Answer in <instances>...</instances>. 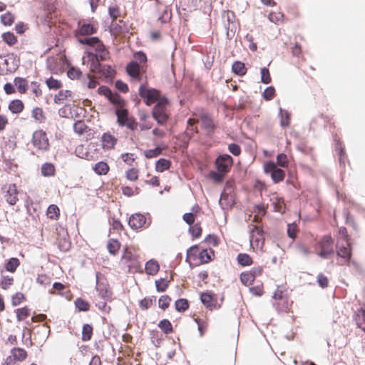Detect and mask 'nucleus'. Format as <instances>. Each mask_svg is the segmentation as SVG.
Masks as SVG:
<instances>
[{
  "label": "nucleus",
  "instance_id": "obj_1",
  "mask_svg": "<svg viewBox=\"0 0 365 365\" xmlns=\"http://www.w3.org/2000/svg\"><path fill=\"white\" fill-rule=\"evenodd\" d=\"M78 41L82 44L93 47L96 51L94 56H96L101 61H106L109 58V52L98 37L85 36L79 38Z\"/></svg>",
  "mask_w": 365,
  "mask_h": 365
},
{
  "label": "nucleus",
  "instance_id": "obj_2",
  "mask_svg": "<svg viewBox=\"0 0 365 365\" xmlns=\"http://www.w3.org/2000/svg\"><path fill=\"white\" fill-rule=\"evenodd\" d=\"M67 75L71 79H79L82 84L88 88H94L98 84V81L89 73L83 75L78 68L71 67L67 72Z\"/></svg>",
  "mask_w": 365,
  "mask_h": 365
},
{
  "label": "nucleus",
  "instance_id": "obj_3",
  "mask_svg": "<svg viewBox=\"0 0 365 365\" xmlns=\"http://www.w3.org/2000/svg\"><path fill=\"white\" fill-rule=\"evenodd\" d=\"M167 105L168 100L165 98H163L158 101L153 110V117L160 125L165 123L168 118L166 113Z\"/></svg>",
  "mask_w": 365,
  "mask_h": 365
},
{
  "label": "nucleus",
  "instance_id": "obj_4",
  "mask_svg": "<svg viewBox=\"0 0 365 365\" xmlns=\"http://www.w3.org/2000/svg\"><path fill=\"white\" fill-rule=\"evenodd\" d=\"M140 96L145 101L147 105H151L161 99L160 93L158 90L154 88H147L144 85H141L139 88Z\"/></svg>",
  "mask_w": 365,
  "mask_h": 365
},
{
  "label": "nucleus",
  "instance_id": "obj_5",
  "mask_svg": "<svg viewBox=\"0 0 365 365\" xmlns=\"http://www.w3.org/2000/svg\"><path fill=\"white\" fill-rule=\"evenodd\" d=\"M32 143L39 150H48L49 148L48 139L46 133L41 130H36L33 134Z\"/></svg>",
  "mask_w": 365,
  "mask_h": 365
},
{
  "label": "nucleus",
  "instance_id": "obj_6",
  "mask_svg": "<svg viewBox=\"0 0 365 365\" xmlns=\"http://www.w3.org/2000/svg\"><path fill=\"white\" fill-rule=\"evenodd\" d=\"M264 172L269 174L274 182H279L284 180L285 173L283 170L277 167L274 163L268 162L264 164Z\"/></svg>",
  "mask_w": 365,
  "mask_h": 365
},
{
  "label": "nucleus",
  "instance_id": "obj_7",
  "mask_svg": "<svg viewBox=\"0 0 365 365\" xmlns=\"http://www.w3.org/2000/svg\"><path fill=\"white\" fill-rule=\"evenodd\" d=\"M215 163L219 172L227 173L232 165L233 160L230 155L225 154L220 155L216 159Z\"/></svg>",
  "mask_w": 365,
  "mask_h": 365
},
{
  "label": "nucleus",
  "instance_id": "obj_8",
  "mask_svg": "<svg viewBox=\"0 0 365 365\" xmlns=\"http://www.w3.org/2000/svg\"><path fill=\"white\" fill-rule=\"evenodd\" d=\"M83 63L85 64L86 62L90 64L89 68L90 71L93 73H98L100 70H101L102 64L100 63V59L94 56V53L92 52H88L87 56H83Z\"/></svg>",
  "mask_w": 365,
  "mask_h": 365
},
{
  "label": "nucleus",
  "instance_id": "obj_9",
  "mask_svg": "<svg viewBox=\"0 0 365 365\" xmlns=\"http://www.w3.org/2000/svg\"><path fill=\"white\" fill-rule=\"evenodd\" d=\"M128 224L132 229L137 230L142 228L144 225H146V227L149 226L150 222H147V219L145 215L135 213L130 217Z\"/></svg>",
  "mask_w": 365,
  "mask_h": 365
},
{
  "label": "nucleus",
  "instance_id": "obj_10",
  "mask_svg": "<svg viewBox=\"0 0 365 365\" xmlns=\"http://www.w3.org/2000/svg\"><path fill=\"white\" fill-rule=\"evenodd\" d=\"M4 189L6 190L4 199L11 205H14L18 201V190L15 184H10L6 186Z\"/></svg>",
  "mask_w": 365,
  "mask_h": 365
},
{
  "label": "nucleus",
  "instance_id": "obj_11",
  "mask_svg": "<svg viewBox=\"0 0 365 365\" xmlns=\"http://www.w3.org/2000/svg\"><path fill=\"white\" fill-rule=\"evenodd\" d=\"M349 244L346 245V242L338 240L336 245L337 255L344 259L345 263H348L351 259V250L349 249Z\"/></svg>",
  "mask_w": 365,
  "mask_h": 365
},
{
  "label": "nucleus",
  "instance_id": "obj_12",
  "mask_svg": "<svg viewBox=\"0 0 365 365\" xmlns=\"http://www.w3.org/2000/svg\"><path fill=\"white\" fill-rule=\"evenodd\" d=\"M235 203V200L232 195H230L225 192H222L219 200V204L222 209L226 210L231 208Z\"/></svg>",
  "mask_w": 365,
  "mask_h": 365
},
{
  "label": "nucleus",
  "instance_id": "obj_13",
  "mask_svg": "<svg viewBox=\"0 0 365 365\" xmlns=\"http://www.w3.org/2000/svg\"><path fill=\"white\" fill-rule=\"evenodd\" d=\"M128 74L138 81H140V65L137 62H130L126 66Z\"/></svg>",
  "mask_w": 365,
  "mask_h": 365
},
{
  "label": "nucleus",
  "instance_id": "obj_14",
  "mask_svg": "<svg viewBox=\"0 0 365 365\" xmlns=\"http://www.w3.org/2000/svg\"><path fill=\"white\" fill-rule=\"evenodd\" d=\"M10 353L16 361H23L27 357V352L22 348L14 347L11 350Z\"/></svg>",
  "mask_w": 365,
  "mask_h": 365
},
{
  "label": "nucleus",
  "instance_id": "obj_15",
  "mask_svg": "<svg viewBox=\"0 0 365 365\" xmlns=\"http://www.w3.org/2000/svg\"><path fill=\"white\" fill-rule=\"evenodd\" d=\"M263 231L262 230L255 225H253L252 228H250V242L252 243L253 242L258 243L261 240L263 239Z\"/></svg>",
  "mask_w": 365,
  "mask_h": 365
},
{
  "label": "nucleus",
  "instance_id": "obj_16",
  "mask_svg": "<svg viewBox=\"0 0 365 365\" xmlns=\"http://www.w3.org/2000/svg\"><path fill=\"white\" fill-rule=\"evenodd\" d=\"M116 138L109 133H104L102 136L103 148L111 149L116 143Z\"/></svg>",
  "mask_w": 365,
  "mask_h": 365
},
{
  "label": "nucleus",
  "instance_id": "obj_17",
  "mask_svg": "<svg viewBox=\"0 0 365 365\" xmlns=\"http://www.w3.org/2000/svg\"><path fill=\"white\" fill-rule=\"evenodd\" d=\"M72 92L69 90H61L54 96V102L57 104L63 103L71 97Z\"/></svg>",
  "mask_w": 365,
  "mask_h": 365
},
{
  "label": "nucleus",
  "instance_id": "obj_18",
  "mask_svg": "<svg viewBox=\"0 0 365 365\" xmlns=\"http://www.w3.org/2000/svg\"><path fill=\"white\" fill-rule=\"evenodd\" d=\"M145 269L148 274L155 275L159 270V264L155 260L150 259L146 262Z\"/></svg>",
  "mask_w": 365,
  "mask_h": 365
},
{
  "label": "nucleus",
  "instance_id": "obj_19",
  "mask_svg": "<svg viewBox=\"0 0 365 365\" xmlns=\"http://www.w3.org/2000/svg\"><path fill=\"white\" fill-rule=\"evenodd\" d=\"M202 303L210 309L215 308L214 296L209 293H202L200 297Z\"/></svg>",
  "mask_w": 365,
  "mask_h": 365
},
{
  "label": "nucleus",
  "instance_id": "obj_20",
  "mask_svg": "<svg viewBox=\"0 0 365 365\" xmlns=\"http://www.w3.org/2000/svg\"><path fill=\"white\" fill-rule=\"evenodd\" d=\"M9 109L13 113H19L24 109V103L21 100H13L9 105Z\"/></svg>",
  "mask_w": 365,
  "mask_h": 365
},
{
  "label": "nucleus",
  "instance_id": "obj_21",
  "mask_svg": "<svg viewBox=\"0 0 365 365\" xmlns=\"http://www.w3.org/2000/svg\"><path fill=\"white\" fill-rule=\"evenodd\" d=\"M14 85L17 87L19 92L21 93H25L28 88V81L24 78H15Z\"/></svg>",
  "mask_w": 365,
  "mask_h": 365
},
{
  "label": "nucleus",
  "instance_id": "obj_22",
  "mask_svg": "<svg viewBox=\"0 0 365 365\" xmlns=\"http://www.w3.org/2000/svg\"><path fill=\"white\" fill-rule=\"evenodd\" d=\"M117 115V121L119 125H123V123L128 119V112L126 109L120 108L115 111Z\"/></svg>",
  "mask_w": 365,
  "mask_h": 365
},
{
  "label": "nucleus",
  "instance_id": "obj_23",
  "mask_svg": "<svg viewBox=\"0 0 365 365\" xmlns=\"http://www.w3.org/2000/svg\"><path fill=\"white\" fill-rule=\"evenodd\" d=\"M170 165L171 163L170 160L165 158H160L155 163V170L158 172L162 173L169 169Z\"/></svg>",
  "mask_w": 365,
  "mask_h": 365
},
{
  "label": "nucleus",
  "instance_id": "obj_24",
  "mask_svg": "<svg viewBox=\"0 0 365 365\" xmlns=\"http://www.w3.org/2000/svg\"><path fill=\"white\" fill-rule=\"evenodd\" d=\"M232 71L238 76H244L246 73V68L245 63L240 61H235L232 67Z\"/></svg>",
  "mask_w": 365,
  "mask_h": 365
},
{
  "label": "nucleus",
  "instance_id": "obj_25",
  "mask_svg": "<svg viewBox=\"0 0 365 365\" xmlns=\"http://www.w3.org/2000/svg\"><path fill=\"white\" fill-rule=\"evenodd\" d=\"M120 242L114 239L109 240L107 244V248L108 252L113 255H116V253L118 252L120 249Z\"/></svg>",
  "mask_w": 365,
  "mask_h": 365
},
{
  "label": "nucleus",
  "instance_id": "obj_26",
  "mask_svg": "<svg viewBox=\"0 0 365 365\" xmlns=\"http://www.w3.org/2000/svg\"><path fill=\"white\" fill-rule=\"evenodd\" d=\"M201 121L204 128L207 130H212L215 128L213 120L206 114L201 115Z\"/></svg>",
  "mask_w": 365,
  "mask_h": 365
},
{
  "label": "nucleus",
  "instance_id": "obj_27",
  "mask_svg": "<svg viewBox=\"0 0 365 365\" xmlns=\"http://www.w3.org/2000/svg\"><path fill=\"white\" fill-rule=\"evenodd\" d=\"M96 290L98 292L101 298L107 299L110 297L106 284L97 282Z\"/></svg>",
  "mask_w": 365,
  "mask_h": 365
},
{
  "label": "nucleus",
  "instance_id": "obj_28",
  "mask_svg": "<svg viewBox=\"0 0 365 365\" xmlns=\"http://www.w3.org/2000/svg\"><path fill=\"white\" fill-rule=\"evenodd\" d=\"M55 168L53 164L49 163H46L41 166V174L43 176H52L54 175Z\"/></svg>",
  "mask_w": 365,
  "mask_h": 365
},
{
  "label": "nucleus",
  "instance_id": "obj_29",
  "mask_svg": "<svg viewBox=\"0 0 365 365\" xmlns=\"http://www.w3.org/2000/svg\"><path fill=\"white\" fill-rule=\"evenodd\" d=\"M99 93H103L104 95H106L109 100L113 103H119L120 98L118 96H113L110 90L107 88L106 87H100L98 88Z\"/></svg>",
  "mask_w": 365,
  "mask_h": 365
},
{
  "label": "nucleus",
  "instance_id": "obj_30",
  "mask_svg": "<svg viewBox=\"0 0 365 365\" xmlns=\"http://www.w3.org/2000/svg\"><path fill=\"white\" fill-rule=\"evenodd\" d=\"M238 263L242 266H248L252 264V259L250 256L245 253H240L237 257Z\"/></svg>",
  "mask_w": 365,
  "mask_h": 365
},
{
  "label": "nucleus",
  "instance_id": "obj_31",
  "mask_svg": "<svg viewBox=\"0 0 365 365\" xmlns=\"http://www.w3.org/2000/svg\"><path fill=\"white\" fill-rule=\"evenodd\" d=\"M122 259L126 260L128 262H130V265H134L137 261V256L134 255L130 250L126 248L124 251V253L122 256Z\"/></svg>",
  "mask_w": 365,
  "mask_h": 365
},
{
  "label": "nucleus",
  "instance_id": "obj_32",
  "mask_svg": "<svg viewBox=\"0 0 365 365\" xmlns=\"http://www.w3.org/2000/svg\"><path fill=\"white\" fill-rule=\"evenodd\" d=\"M93 170L98 175H106L109 170V167L106 163L101 161L95 165Z\"/></svg>",
  "mask_w": 365,
  "mask_h": 365
},
{
  "label": "nucleus",
  "instance_id": "obj_33",
  "mask_svg": "<svg viewBox=\"0 0 365 365\" xmlns=\"http://www.w3.org/2000/svg\"><path fill=\"white\" fill-rule=\"evenodd\" d=\"M214 252L212 250L209 251L207 250H202L199 252V259H200L202 263H207L212 259V255H213Z\"/></svg>",
  "mask_w": 365,
  "mask_h": 365
},
{
  "label": "nucleus",
  "instance_id": "obj_34",
  "mask_svg": "<svg viewBox=\"0 0 365 365\" xmlns=\"http://www.w3.org/2000/svg\"><path fill=\"white\" fill-rule=\"evenodd\" d=\"M93 334V327L90 324H84L82 329V340L84 341L91 339Z\"/></svg>",
  "mask_w": 365,
  "mask_h": 365
},
{
  "label": "nucleus",
  "instance_id": "obj_35",
  "mask_svg": "<svg viewBox=\"0 0 365 365\" xmlns=\"http://www.w3.org/2000/svg\"><path fill=\"white\" fill-rule=\"evenodd\" d=\"M158 327L165 333L170 334L173 331V326L169 320L163 319L160 321Z\"/></svg>",
  "mask_w": 365,
  "mask_h": 365
},
{
  "label": "nucleus",
  "instance_id": "obj_36",
  "mask_svg": "<svg viewBox=\"0 0 365 365\" xmlns=\"http://www.w3.org/2000/svg\"><path fill=\"white\" fill-rule=\"evenodd\" d=\"M15 58L13 55H9L6 58L4 59L3 64H5L8 66L7 71L11 72L12 71H15L17 68V64L14 63Z\"/></svg>",
  "mask_w": 365,
  "mask_h": 365
},
{
  "label": "nucleus",
  "instance_id": "obj_37",
  "mask_svg": "<svg viewBox=\"0 0 365 365\" xmlns=\"http://www.w3.org/2000/svg\"><path fill=\"white\" fill-rule=\"evenodd\" d=\"M321 249L334 250L333 240L330 236H324L319 242Z\"/></svg>",
  "mask_w": 365,
  "mask_h": 365
},
{
  "label": "nucleus",
  "instance_id": "obj_38",
  "mask_svg": "<svg viewBox=\"0 0 365 365\" xmlns=\"http://www.w3.org/2000/svg\"><path fill=\"white\" fill-rule=\"evenodd\" d=\"M240 280L243 284L245 286H249L252 284L255 279L253 278L252 273H250L249 272H245L240 274Z\"/></svg>",
  "mask_w": 365,
  "mask_h": 365
},
{
  "label": "nucleus",
  "instance_id": "obj_39",
  "mask_svg": "<svg viewBox=\"0 0 365 365\" xmlns=\"http://www.w3.org/2000/svg\"><path fill=\"white\" fill-rule=\"evenodd\" d=\"M94 28L90 24H83L79 28V34L83 36L90 35L94 33Z\"/></svg>",
  "mask_w": 365,
  "mask_h": 365
},
{
  "label": "nucleus",
  "instance_id": "obj_40",
  "mask_svg": "<svg viewBox=\"0 0 365 365\" xmlns=\"http://www.w3.org/2000/svg\"><path fill=\"white\" fill-rule=\"evenodd\" d=\"M19 265V260L17 258H11L5 264L7 271L14 272Z\"/></svg>",
  "mask_w": 365,
  "mask_h": 365
},
{
  "label": "nucleus",
  "instance_id": "obj_41",
  "mask_svg": "<svg viewBox=\"0 0 365 365\" xmlns=\"http://www.w3.org/2000/svg\"><path fill=\"white\" fill-rule=\"evenodd\" d=\"M32 117L38 122L42 123L45 120L43 110L38 107L34 108L32 110Z\"/></svg>",
  "mask_w": 365,
  "mask_h": 365
},
{
  "label": "nucleus",
  "instance_id": "obj_42",
  "mask_svg": "<svg viewBox=\"0 0 365 365\" xmlns=\"http://www.w3.org/2000/svg\"><path fill=\"white\" fill-rule=\"evenodd\" d=\"M279 115L281 125L283 127L288 126L289 125V113L287 111L279 108Z\"/></svg>",
  "mask_w": 365,
  "mask_h": 365
},
{
  "label": "nucleus",
  "instance_id": "obj_43",
  "mask_svg": "<svg viewBox=\"0 0 365 365\" xmlns=\"http://www.w3.org/2000/svg\"><path fill=\"white\" fill-rule=\"evenodd\" d=\"M175 305L178 312H185L189 307L188 302L185 299H178Z\"/></svg>",
  "mask_w": 365,
  "mask_h": 365
},
{
  "label": "nucleus",
  "instance_id": "obj_44",
  "mask_svg": "<svg viewBox=\"0 0 365 365\" xmlns=\"http://www.w3.org/2000/svg\"><path fill=\"white\" fill-rule=\"evenodd\" d=\"M16 312L18 321L24 320L26 317H28L30 315V310L27 307L17 309L16 310Z\"/></svg>",
  "mask_w": 365,
  "mask_h": 365
},
{
  "label": "nucleus",
  "instance_id": "obj_45",
  "mask_svg": "<svg viewBox=\"0 0 365 365\" xmlns=\"http://www.w3.org/2000/svg\"><path fill=\"white\" fill-rule=\"evenodd\" d=\"M46 83L49 89L57 90L62 86L61 82L57 79L53 78V77L48 78L46 81Z\"/></svg>",
  "mask_w": 365,
  "mask_h": 365
},
{
  "label": "nucleus",
  "instance_id": "obj_46",
  "mask_svg": "<svg viewBox=\"0 0 365 365\" xmlns=\"http://www.w3.org/2000/svg\"><path fill=\"white\" fill-rule=\"evenodd\" d=\"M1 23L5 26H11L14 21V15L7 12L1 16Z\"/></svg>",
  "mask_w": 365,
  "mask_h": 365
},
{
  "label": "nucleus",
  "instance_id": "obj_47",
  "mask_svg": "<svg viewBox=\"0 0 365 365\" xmlns=\"http://www.w3.org/2000/svg\"><path fill=\"white\" fill-rule=\"evenodd\" d=\"M75 304L76 308L80 311L86 312L89 310L90 308L89 304L81 298L76 299L75 301Z\"/></svg>",
  "mask_w": 365,
  "mask_h": 365
},
{
  "label": "nucleus",
  "instance_id": "obj_48",
  "mask_svg": "<svg viewBox=\"0 0 365 365\" xmlns=\"http://www.w3.org/2000/svg\"><path fill=\"white\" fill-rule=\"evenodd\" d=\"M3 40L9 46H12L16 43V38L14 34L6 32L2 35Z\"/></svg>",
  "mask_w": 365,
  "mask_h": 365
},
{
  "label": "nucleus",
  "instance_id": "obj_49",
  "mask_svg": "<svg viewBox=\"0 0 365 365\" xmlns=\"http://www.w3.org/2000/svg\"><path fill=\"white\" fill-rule=\"evenodd\" d=\"M169 282L164 278L155 281V287L158 292H164L168 287Z\"/></svg>",
  "mask_w": 365,
  "mask_h": 365
},
{
  "label": "nucleus",
  "instance_id": "obj_50",
  "mask_svg": "<svg viewBox=\"0 0 365 365\" xmlns=\"http://www.w3.org/2000/svg\"><path fill=\"white\" fill-rule=\"evenodd\" d=\"M98 73L103 74L106 78H112L115 71L111 66L103 65L101 70H100Z\"/></svg>",
  "mask_w": 365,
  "mask_h": 365
},
{
  "label": "nucleus",
  "instance_id": "obj_51",
  "mask_svg": "<svg viewBox=\"0 0 365 365\" xmlns=\"http://www.w3.org/2000/svg\"><path fill=\"white\" fill-rule=\"evenodd\" d=\"M170 301L171 298L168 295H163L160 297L158 300L159 307L163 309H167L170 305Z\"/></svg>",
  "mask_w": 365,
  "mask_h": 365
},
{
  "label": "nucleus",
  "instance_id": "obj_52",
  "mask_svg": "<svg viewBox=\"0 0 365 365\" xmlns=\"http://www.w3.org/2000/svg\"><path fill=\"white\" fill-rule=\"evenodd\" d=\"M59 215V209L55 205H51L47 210V215L51 219H54Z\"/></svg>",
  "mask_w": 365,
  "mask_h": 365
},
{
  "label": "nucleus",
  "instance_id": "obj_53",
  "mask_svg": "<svg viewBox=\"0 0 365 365\" xmlns=\"http://www.w3.org/2000/svg\"><path fill=\"white\" fill-rule=\"evenodd\" d=\"M14 282L12 277L4 276L0 282V286L4 289H7Z\"/></svg>",
  "mask_w": 365,
  "mask_h": 365
},
{
  "label": "nucleus",
  "instance_id": "obj_54",
  "mask_svg": "<svg viewBox=\"0 0 365 365\" xmlns=\"http://www.w3.org/2000/svg\"><path fill=\"white\" fill-rule=\"evenodd\" d=\"M155 301V297H152L150 298H144L140 301V307L142 309H148Z\"/></svg>",
  "mask_w": 365,
  "mask_h": 365
},
{
  "label": "nucleus",
  "instance_id": "obj_55",
  "mask_svg": "<svg viewBox=\"0 0 365 365\" xmlns=\"http://www.w3.org/2000/svg\"><path fill=\"white\" fill-rule=\"evenodd\" d=\"M162 153V149L159 147H157L154 149L147 150L145 152V155L147 158H153L158 156Z\"/></svg>",
  "mask_w": 365,
  "mask_h": 365
},
{
  "label": "nucleus",
  "instance_id": "obj_56",
  "mask_svg": "<svg viewBox=\"0 0 365 365\" xmlns=\"http://www.w3.org/2000/svg\"><path fill=\"white\" fill-rule=\"evenodd\" d=\"M261 81L264 84H268L271 82L269 71L267 68L261 69Z\"/></svg>",
  "mask_w": 365,
  "mask_h": 365
},
{
  "label": "nucleus",
  "instance_id": "obj_57",
  "mask_svg": "<svg viewBox=\"0 0 365 365\" xmlns=\"http://www.w3.org/2000/svg\"><path fill=\"white\" fill-rule=\"evenodd\" d=\"M87 128L83 121L79 120L74 123L73 129L74 131L78 134L83 133Z\"/></svg>",
  "mask_w": 365,
  "mask_h": 365
},
{
  "label": "nucleus",
  "instance_id": "obj_58",
  "mask_svg": "<svg viewBox=\"0 0 365 365\" xmlns=\"http://www.w3.org/2000/svg\"><path fill=\"white\" fill-rule=\"evenodd\" d=\"M109 16L111 18L112 21H115L117 18L120 16V9L117 6H110L108 8Z\"/></svg>",
  "mask_w": 365,
  "mask_h": 365
},
{
  "label": "nucleus",
  "instance_id": "obj_59",
  "mask_svg": "<svg viewBox=\"0 0 365 365\" xmlns=\"http://www.w3.org/2000/svg\"><path fill=\"white\" fill-rule=\"evenodd\" d=\"M189 231L194 237H199L202 234V228L199 224L190 227Z\"/></svg>",
  "mask_w": 365,
  "mask_h": 365
},
{
  "label": "nucleus",
  "instance_id": "obj_60",
  "mask_svg": "<svg viewBox=\"0 0 365 365\" xmlns=\"http://www.w3.org/2000/svg\"><path fill=\"white\" fill-rule=\"evenodd\" d=\"M274 93H275V89L274 88V87L270 86V87L267 88L264 90L262 96L265 100L269 101L274 97Z\"/></svg>",
  "mask_w": 365,
  "mask_h": 365
},
{
  "label": "nucleus",
  "instance_id": "obj_61",
  "mask_svg": "<svg viewBox=\"0 0 365 365\" xmlns=\"http://www.w3.org/2000/svg\"><path fill=\"white\" fill-rule=\"evenodd\" d=\"M138 171L135 168H130L126 173V178L128 180L135 181L138 179Z\"/></svg>",
  "mask_w": 365,
  "mask_h": 365
},
{
  "label": "nucleus",
  "instance_id": "obj_62",
  "mask_svg": "<svg viewBox=\"0 0 365 365\" xmlns=\"http://www.w3.org/2000/svg\"><path fill=\"white\" fill-rule=\"evenodd\" d=\"M134 58L135 59V62H137L138 64H143L147 61V57L145 54L142 51L135 53Z\"/></svg>",
  "mask_w": 365,
  "mask_h": 365
},
{
  "label": "nucleus",
  "instance_id": "obj_63",
  "mask_svg": "<svg viewBox=\"0 0 365 365\" xmlns=\"http://www.w3.org/2000/svg\"><path fill=\"white\" fill-rule=\"evenodd\" d=\"M274 209L276 212H284L285 206L283 201L277 199L276 201L273 202Z\"/></svg>",
  "mask_w": 365,
  "mask_h": 365
},
{
  "label": "nucleus",
  "instance_id": "obj_64",
  "mask_svg": "<svg viewBox=\"0 0 365 365\" xmlns=\"http://www.w3.org/2000/svg\"><path fill=\"white\" fill-rule=\"evenodd\" d=\"M24 299V295L18 292L12 297L11 303L13 306L19 305Z\"/></svg>",
  "mask_w": 365,
  "mask_h": 365
}]
</instances>
